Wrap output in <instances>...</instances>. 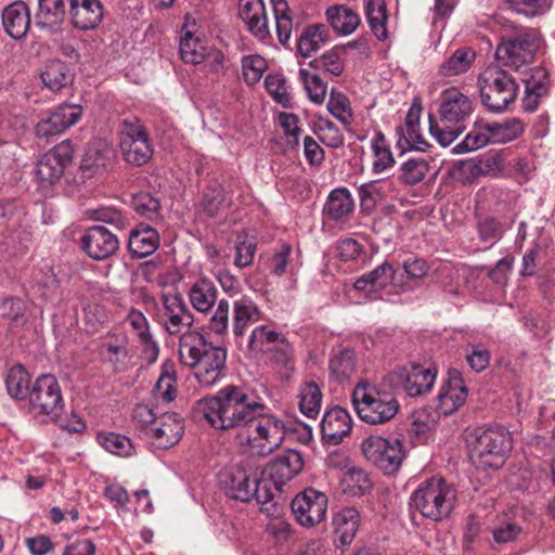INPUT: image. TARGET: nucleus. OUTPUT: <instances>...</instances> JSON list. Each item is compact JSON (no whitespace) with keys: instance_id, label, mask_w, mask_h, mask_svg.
Listing matches in <instances>:
<instances>
[{"instance_id":"obj_1","label":"nucleus","mask_w":555,"mask_h":555,"mask_svg":"<svg viewBox=\"0 0 555 555\" xmlns=\"http://www.w3.org/2000/svg\"><path fill=\"white\" fill-rule=\"evenodd\" d=\"M203 413L216 429L245 428L246 451L254 456L264 457L273 453L288 430L284 421L269 413L263 402L235 385H227L206 399Z\"/></svg>"},{"instance_id":"obj_2","label":"nucleus","mask_w":555,"mask_h":555,"mask_svg":"<svg viewBox=\"0 0 555 555\" xmlns=\"http://www.w3.org/2000/svg\"><path fill=\"white\" fill-rule=\"evenodd\" d=\"M179 358L183 365L193 371L202 387H211L225 375V348L214 345L197 332L180 337Z\"/></svg>"},{"instance_id":"obj_3","label":"nucleus","mask_w":555,"mask_h":555,"mask_svg":"<svg viewBox=\"0 0 555 555\" xmlns=\"http://www.w3.org/2000/svg\"><path fill=\"white\" fill-rule=\"evenodd\" d=\"M474 112L473 100L455 88L444 90L440 98L438 117L429 114V132L442 146H449L466 129Z\"/></svg>"},{"instance_id":"obj_4","label":"nucleus","mask_w":555,"mask_h":555,"mask_svg":"<svg viewBox=\"0 0 555 555\" xmlns=\"http://www.w3.org/2000/svg\"><path fill=\"white\" fill-rule=\"evenodd\" d=\"M219 483L225 494L241 502L255 499L262 512L270 513L274 506L273 493L259 473L245 464L231 465L219 473Z\"/></svg>"},{"instance_id":"obj_5","label":"nucleus","mask_w":555,"mask_h":555,"mask_svg":"<svg viewBox=\"0 0 555 555\" xmlns=\"http://www.w3.org/2000/svg\"><path fill=\"white\" fill-rule=\"evenodd\" d=\"M456 501V489L443 478L433 477L422 482L410 498V505L422 516L435 521L448 517Z\"/></svg>"},{"instance_id":"obj_6","label":"nucleus","mask_w":555,"mask_h":555,"mask_svg":"<svg viewBox=\"0 0 555 555\" xmlns=\"http://www.w3.org/2000/svg\"><path fill=\"white\" fill-rule=\"evenodd\" d=\"M352 404L360 420L370 425L385 424L399 411V402L391 393L379 390L367 380H361L354 387Z\"/></svg>"},{"instance_id":"obj_7","label":"nucleus","mask_w":555,"mask_h":555,"mask_svg":"<svg viewBox=\"0 0 555 555\" xmlns=\"http://www.w3.org/2000/svg\"><path fill=\"white\" fill-rule=\"evenodd\" d=\"M478 88L482 105L493 113L504 112L518 92L514 77L498 66H489L479 74Z\"/></svg>"},{"instance_id":"obj_8","label":"nucleus","mask_w":555,"mask_h":555,"mask_svg":"<svg viewBox=\"0 0 555 555\" xmlns=\"http://www.w3.org/2000/svg\"><path fill=\"white\" fill-rule=\"evenodd\" d=\"M511 436L502 429L489 428L475 436L469 449V459L477 468L498 469L511 450Z\"/></svg>"},{"instance_id":"obj_9","label":"nucleus","mask_w":555,"mask_h":555,"mask_svg":"<svg viewBox=\"0 0 555 555\" xmlns=\"http://www.w3.org/2000/svg\"><path fill=\"white\" fill-rule=\"evenodd\" d=\"M539 49V37L533 30H524L502 37L496 48V59L516 72L526 69Z\"/></svg>"},{"instance_id":"obj_10","label":"nucleus","mask_w":555,"mask_h":555,"mask_svg":"<svg viewBox=\"0 0 555 555\" xmlns=\"http://www.w3.org/2000/svg\"><path fill=\"white\" fill-rule=\"evenodd\" d=\"M28 404L34 416H48L52 420L60 417L64 399L54 375L41 374L36 378L29 390Z\"/></svg>"},{"instance_id":"obj_11","label":"nucleus","mask_w":555,"mask_h":555,"mask_svg":"<svg viewBox=\"0 0 555 555\" xmlns=\"http://www.w3.org/2000/svg\"><path fill=\"white\" fill-rule=\"evenodd\" d=\"M119 147L126 163L143 166L152 157L154 149L143 122L133 117L122 121Z\"/></svg>"},{"instance_id":"obj_12","label":"nucleus","mask_w":555,"mask_h":555,"mask_svg":"<svg viewBox=\"0 0 555 555\" xmlns=\"http://www.w3.org/2000/svg\"><path fill=\"white\" fill-rule=\"evenodd\" d=\"M361 449L369 462L388 475L396 473L405 457L403 444L399 439L370 436L362 441Z\"/></svg>"},{"instance_id":"obj_13","label":"nucleus","mask_w":555,"mask_h":555,"mask_svg":"<svg viewBox=\"0 0 555 555\" xmlns=\"http://www.w3.org/2000/svg\"><path fill=\"white\" fill-rule=\"evenodd\" d=\"M74 149L68 140L62 141L44 153L36 165V176L41 188H49L62 178L73 159Z\"/></svg>"},{"instance_id":"obj_14","label":"nucleus","mask_w":555,"mask_h":555,"mask_svg":"<svg viewBox=\"0 0 555 555\" xmlns=\"http://www.w3.org/2000/svg\"><path fill=\"white\" fill-rule=\"evenodd\" d=\"M291 508L301 527L312 528L326 517L327 496L321 491L308 488L293 499Z\"/></svg>"},{"instance_id":"obj_15","label":"nucleus","mask_w":555,"mask_h":555,"mask_svg":"<svg viewBox=\"0 0 555 555\" xmlns=\"http://www.w3.org/2000/svg\"><path fill=\"white\" fill-rule=\"evenodd\" d=\"M163 310L162 324L169 335L181 337L190 331L194 323L193 313L188 308L183 297L179 293H166L162 295Z\"/></svg>"},{"instance_id":"obj_16","label":"nucleus","mask_w":555,"mask_h":555,"mask_svg":"<svg viewBox=\"0 0 555 555\" xmlns=\"http://www.w3.org/2000/svg\"><path fill=\"white\" fill-rule=\"evenodd\" d=\"M82 106L79 104L63 103L43 116L36 125L37 137L50 139L62 134L80 119Z\"/></svg>"},{"instance_id":"obj_17","label":"nucleus","mask_w":555,"mask_h":555,"mask_svg":"<svg viewBox=\"0 0 555 555\" xmlns=\"http://www.w3.org/2000/svg\"><path fill=\"white\" fill-rule=\"evenodd\" d=\"M437 369L431 365L410 363L395 371L398 384L410 397L429 392L437 377Z\"/></svg>"},{"instance_id":"obj_18","label":"nucleus","mask_w":555,"mask_h":555,"mask_svg":"<svg viewBox=\"0 0 555 555\" xmlns=\"http://www.w3.org/2000/svg\"><path fill=\"white\" fill-rule=\"evenodd\" d=\"M80 248L94 260H104L119 248L117 236L103 225L89 227L80 236Z\"/></svg>"},{"instance_id":"obj_19","label":"nucleus","mask_w":555,"mask_h":555,"mask_svg":"<svg viewBox=\"0 0 555 555\" xmlns=\"http://www.w3.org/2000/svg\"><path fill=\"white\" fill-rule=\"evenodd\" d=\"M100 354L115 372H126L133 365L129 337L125 333H107L101 338Z\"/></svg>"},{"instance_id":"obj_20","label":"nucleus","mask_w":555,"mask_h":555,"mask_svg":"<svg viewBox=\"0 0 555 555\" xmlns=\"http://www.w3.org/2000/svg\"><path fill=\"white\" fill-rule=\"evenodd\" d=\"M184 433L183 421L176 414H165L144 438L156 450H167L177 444Z\"/></svg>"},{"instance_id":"obj_21","label":"nucleus","mask_w":555,"mask_h":555,"mask_svg":"<svg viewBox=\"0 0 555 555\" xmlns=\"http://www.w3.org/2000/svg\"><path fill=\"white\" fill-rule=\"evenodd\" d=\"M467 388L457 370H449L448 378L437 396L436 409L441 415L455 412L467 399Z\"/></svg>"},{"instance_id":"obj_22","label":"nucleus","mask_w":555,"mask_h":555,"mask_svg":"<svg viewBox=\"0 0 555 555\" xmlns=\"http://www.w3.org/2000/svg\"><path fill=\"white\" fill-rule=\"evenodd\" d=\"M70 25L78 30L95 29L104 18L101 0H67Z\"/></svg>"},{"instance_id":"obj_23","label":"nucleus","mask_w":555,"mask_h":555,"mask_svg":"<svg viewBox=\"0 0 555 555\" xmlns=\"http://www.w3.org/2000/svg\"><path fill=\"white\" fill-rule=\"evenodd\" d=\"M238 16L255 38L270 43L272 36L262 0H238Z\"/></svg>"},{"instance_id":"obj_24","label":"nucleus","mask_w":555,"mask_h":555,"mask_svg":"<svg viewBox=\"0 0 555 555\" xmlns=\"http://www.w3.org/2000/svg\"><path fill=\"white\" fill-rule=\"evenodd\" d=\"M126 322L137 337L143 360L149 364L156 362L159 354V346L151 331V325L145 314L137 309H131L126 317Z\"/></svg>"},{"instance_id":"obj_25","label":"nucleus","mask_w":555,"mask_h":555,"mask_svg":"<svg viewBox=\"0 0 555 555\" xmlns=\"http://www.w3.org/2000/svg\"><path fill=\"white\" fill-rule=\"evenodd\" d=\"M36 25L50 34H60L65 29L68 9L65 0H37Z\"/></svg>"},{"instance_id":"obj_26","label":"nucleus","mask_w":555,"mask_h":555,"mask_svg":"<svg viewBox=\"0 0 555 555\" xmlns=\"http://www.w3.org/2000/svg\"><path fill=\"white\" fill-rule=\"evenodd\" d=\"M304 467L301 454L293 449L284 451L273 459L267 466L270 480L278 489L298 475Z\"/></svg>"},{"instance_id":"obj_27","label":"nucleus","mask_w":555,"mask_h":555,"mask_svg":"<svg viewBox=\"0 0 555 555\" xmlns=\"http://www.w3.org/2000/svg\"><path fill=\"white\" fill-rule=\"evenodd\" d=\"M261 318L262 312L251 298L242 296L233 302V335L238 348H243L247 328Z\"/></svg>"},{"instance_id":"obj_28","label":"nucleus","mask_w":555,"mask_h":555,"mask_svg":"<svg viewBox=\"0 0 555 555\" xmlns=\"http://www.w3.org/2000/svg\"><path fill=\"white\" fill-rule=\"evenodd\" d=\"M351 416L346 409L340 406L326 411L321 421L323 439L331 444H339L351 431Z\"/></svg>"},{"instance_id":"obj_29","label":"nucleus","mask_w":555,"mask_h":555,"mask_svg":"<svg viewBox=\"0 0 555 555\" xmlns=\"http://www.w3.org/2000/svg\"><path fill=\"white\" fill-rule=\"evenodd\" d=\"M1 22L7 35L14 40H20L29 30L30 10L24 1H14L2 10Z\"/></svg>"},{"instance_id":"obj_30","label":"nucleus","mask_w":555,"mask_h":555,"mask_svg":"<svg viewBox=\"0 0 555 555\" xmlns=\"http://www.w3.org/2000/svg\"><path fill=\"white\" fill-rule=\"evenodd\" d=\"M333 533L336 546H349L359 530L360 514L353 507H345L333 516Z\"/></svg>"},{"instance_id":"obj_31","label":"nucleus","mask_w":555,"mask_h":555,"mask_svg":"<svg viewBox=\"0 0 555 555\" xmlns=\"http://www.w3.org/2000/svg\"><path fill=\"white\" fill-rule=\"evenodd\" d=\"M524 81V108L527 112H534L540 103L541 98L548 93V74L543 67H533L530 69V76Z\"/></svg>"},{"instance_id":"obj_32","label":"nucleus","mask_w":555,"mask_h":555,"mask_svg":"<svg viewBox=\"0 0 555 555\" xmlns=\"http://www.w3.org/2000/svg\"><path fill=\"white\" fill-rule=\"evenodd\" d=\"M354 201L347 188H337L330 192L323 214L335 222H345L353 212Z\"/></svg>"},{"instance_id":"obj_33","label":"nucleus","mask_w":555,"mask_h":555,"mask_svg":"<svg viewBox=\"0 0 555 555\" xmlns=\"http://www.w3.org/2000/svg\"><path fill=\"white\" fill-rule=\"evenodd\" d=\"M159 246L158 232L149 225H140L130 232L128 248L132 257L141 259L152 255Z\"/></svg>"},{"instance_id":"obj_34","label":"nucleus","mask_w":555,"mask_h":555,"mask_svg":"<svg viewBox=\"0 0 555 555\" xmlns=\"http://www.w3.org/2000/svg\"><path fill=\"white\" fill-rule=\"evenodd\" d=\"M396 269L389 262H383L371 272L361 275L353 284L354 289L376 294L395 280Z\"/></svg>"},{"instance_id":"obj_35","label":"nucleus","mask_w":555,"mask_h":555,"mask_svg":"<svg viewBox=\"0 0 555 555\" xmlns=\"http://www.w3.org/2000/svg\"><path fill=\"white\" fill-rule=\"evenodd\" d=\"M282 336V333L270 330L267 325H259L244 340L241 349L249 356L267 353L279 343Z\"/></svg>"},{"instance_id":"obj_36","label":"nucleus","mask_w":555,"mask_h":555,"mask_svg":"<svg viewBox=\"0 0 555 555\" xmlns=\"http://www.w3.org/2000/svg\"><path fill=\"white\" fill-rule=\"evenodd\" d=\"M218 289L208 279L197 280L189 289L191 306L201 313H207L217 301Z\"/></svg>"},{"instance_id":"obj_37","label":"nucleus","mask_w":555,"mask_h":555,"mask_svg":"<svg viewBox=\"0 0 555 555\" xmlns=\"http://www.w3.org/2000/svg\"><path fill=\"white\" fill-rule=\"evenodd\" d=\"M326 18L331 27L343 36L352 34L360 24L357 12L343 4L328 8Z\"/></svg>"},{"instance_id":"obj_38","label":"nucleus","mask_w":555,"mask_h":555,"mask_svg":"<svg viewBox=\"0 0 555 555\" xmlns=\"http://www.w3.org/2000/svg\"><path fill=\"white\" fill-rule=\"evenodd\" d=\"M209 48L201 36L194 34L186 27H183V34L180 38L179 51L181 59L185 63L193 65L201 64L204 62Z\"/></svg>"},{"instance_id":"obj_39","label":"nucleus","mask_w":555,"mask_h":555,"mask_svg":"<svg viewBox=\"0 0 555 555\" xmlns=\"http://www.w3.org/2000/svg\"><path fill=\"white\" fill-rule=\"evenodd\" d=\"M483 129L490 133L492 144H505L518 139L524 132V125L517 118L487 122Z\"/></svg>"},{"instance_id":"obj_40","label":"nucleus","mask_w":555,"mask_h":555,"mask_svg":"<svg viewBox=\"0 0 555 555\" xmlns=\"http://www.w3.org/2000/svg\"><path fill=\"white\" fill-rule=\"evenodd\" d=\"M357 357L350 348H344L334 352L328 361L330 374L337 382L350 379L356 372Z\"/></svg>"},{"instance_id":"obj_41","label":"nucleus","mask_w":555,"mask_h":555,"mask_svg":"<svg viewBox=\"0 0 555 555\" xmlns=\"http://www.w3.org/2000/svg\"><path fill=\"white\" fill-rule=\"evenodd\" d=\"M40 77L43 85L53 92L62 90L73 81L68 66L59 60L48 62Z\"/></svg>"},{"instance_id":"obj_42","label":"nucleus","mask_w":555,"mask_h":555,"mask_svg":"<svg viewBox=\"0 0 555 555\" xmlns=\"http://www.w3.org/2000/svg\"><path fill=\"white\" fill-rule=\"evenodd\" d=\"M476 53L470 48L456 49L452 55L440 65L439 73L443 77H453L466 73L473 65Z\"/></svg>"},{"instance_id":"obj_43","label":"nucleus","mask_w":555,"mask_h":555,"mask_svg":"<svg viewBox=\"0 0 555 555\" xmlns=\"http://www.w3.org/2000/svg\"><path fill=\"white\" fill-rule=\"evenodd\" d=\"M5 387L11 398L24 400L29 397L30 376L23 365H14L7 374Z\"/></svg>"},{"instance_id":"obj_44","label":"nucleus","mask_w":555,"mask_h":555,"mask_svg":"<svg viewBox=\"0 0 555 555\" xmlns=\"http://www.w3.org/2000/svg\"><path fill=\"white\" fill-rule=\"evenodd\" d=\"M327 40V31L323 25L314 24L306 27L298 41V52L309 57L312 53L321 49Z\"/></svg>"},{"instance_id":"obj_45","label":"nucleus","mask_w":555,"mask_h":555,"mask_svg":"<svg viewBox=\"0 0 555 555\" xmlns=\"http://www.w3.org/2000/svg\"><path fill=\"white\" fill-rule=\"evenodd\" d=\"M339 479L341 490L352 496L363 494L372 486L367 474L356 466H346Z\"/></svg>"},{"instance_id":"obj_46","label":"nucleus","mask_w":555,"mask_h":555,"mask_svg":"<svg viewBox=\"0 0 555 555\" xmlns=\"http://www.w3.org/2000/svg\"><path fill=\"white\" fill-rule=\"evenodd\" d=\"M429 171V162L424 157H413L403 162L398 168L397 180L406 185L423 181Z\"/></svg>"},{"instance_id":"obj_47","label":"nucleus","mask_w":555,"mask_h":555,"mask_svg":"<svg viewBox=\"0 0 555 555\" xmlns=\"http://www.w3.org/2000/svg\"><path fill=\"white\" fill-rule=\"evenodd\" d=\"M322 392L318 384L307 382L299 388V409L309 418H317L321 411Z\"/></svg>"},{"instance_id":"obj_48","label":"nucleus","mask_w":555,"mask_h":555,"mask_svg":"<svg viewBox=\"0 0 555 555\" xmlns=\"http://www.w3.org/2000/svg\"><path fill=\"white\" fill-rule=\"evenodd\" d=\"M365 15L372 33L378 40L387 39V8L385 0H367Z\"/></svg>"},{"instance_id":"obj_49","label":"nucleus","mask_w":555,"mask_h":555,"mask_svg":"<svg viewBox=\"0 0 555 555\" xmlns=\"http://www.w3.org/2000/svg\"><path fill=\"white\" fill-rule=\"evenodd\" d=\"M371 149L374 156L372 163V171L374 173H382L395 166L396 162L390 145L382 132H377L372 139Z\"/></svg>"},{"instance_id":"obj_50","label":"nucleus","mask_w":555,"mask_h":555,"mask_svg":"<svg viewBox=\"0 0 555 555\" xmlns=\"http://www.w3.org/2000/svg\"><path fill=\"white\" fill-rule=\"evenodd\" d=\"M275 17L276 36L281 44L285 46L291 39L294 22L286 0H270Z\"/></svg>"},{"instance_id":"obj_51","label":"nucleus","mask_w":555,"mask_h":555,"mask_svg":"<svg viewBox=\"0 0 555 555\" xmlns=\"http://www.w3.org/2000/svg\"><path fill=\"white\" fill-rule=\"evenodd\" d=\"M298 76L310 101L322 104L326 98L327 83L318 74L310 73L307 68H300Z\"/></svg>"},{"instance_id":"obj_52","label":"nucleus","mask_w":555,"mask_h":555,"mask_svg":"<svg viewBox=\"0 0 555 555\" xmlns=\"http://www.w3.org/2000/svg\"><path fill=\"white\" fill-rule=\"evenodd\" d=\"M156 396L170 402L176 397V369L170 361L163 363L160 375L155 384Z\"/></svg>"},{"instance_id":"obj_53","label":"nucleus","mask_w":555,"mask_h":555,"mask_svg":"<svg viewBox=\"0 0 555 555\" xmlns=\"http://www.w3.org/2000/svg\"><path fill=\"white\" fill-rule=\"evenodd\" d=\"M271 361L279 367L284 376L294 370V349L289 341L282 336L279 343L267 352Z\"/></svg>"},{"instance_id":"obj_54","label":"nucleus","mask_w":555,"mask_h":555,"mask_svg":"<svg viewBox=\"0 0 555 555\" xmlns=\"http://www.w3.org/2000/svg\"><path fill=\"white\" fill-rule=\"evenodd\" d=\"M231 203V198L224 194L223 188L218 183L209 185L204 192L203 208L211 217L216 216L221 208L230 206Z\"/></svg>"},{"instance_id":"obj_55","label":"nucleus","mask_w":555,"mask_h":555,"mask_svg":"<svg viewBox=\"0 0 555 555\" xmlns=\"http://www.w3.org/2000/svg\"><path fill=\"white\" fill-rule=\"evenodd\" d=\"M327 109L343 125L348 127L352 124V108L349 99L344 93L332 91L327 102Z\"/></svg>"},{"instance_id":"obj_56","label":"nucleus","mask_w":555,"mask_h":555,"mask_svg":"<svg viewBox=\"0 0 555 555\" xmlns=\"http://www.w3.org/2000/svg\"><path fill=\"white\" fill-rule=\"evenodd\" d=\"M99 442L108 452L119 456H131L134 452V447L131 440L116 433H108L99 436Z\"/></svg>"},{"instance_id":"obj_57","label":"nucleus","mask_w":555,"mask_h":555,"mask_svg":"<svg viewBox=\"0 0 555 555\" xmlns=\"http://www.w3.org/2000/svg\"><path fill=\"white\" fill-rule=\"evenodd\" d=\"M509 8L527 17L544 15L551 10L552 0H506Z\"/></svg>"},{"instance_id":"obj_58","label":"nucleus","mask_w":555,"mask_h":555,"mask_svg":"<svg viewBox=\"0 0 555 555\" xmlns=\"http://www.w3.org/2000/svg\"><path fill=\"white\" fill-rule=\"evenodd\" d=\"M474 167L483 176L500 177L505 168V153L503 151L489 152Z\"/></svg>"},{"instance_id":"obj_59","label":"nucleus","mask_w":555,"mask_h":555,"mask_svg":"<svg viewBox=\"0 0 555 555\" xmlns=\"http://www.w3.org/2000/svg\"><path fill=\"white\" fill-rule=\"evenodd\" d=\"M266 69L267 61L258 54L247 55L242 59L243 77L250 86L261 79Z\"/></svg>"},{"instance_id":"obj_60","label":"nucleus","mask_w":555,"mask_h":555,"mask_svg":"<svg viewBox=\"0 0 555 555\" xmlns=\"http://www.w3.org/2000/svg\"><path fill=\"white\" fill-rule=\"evenodd\" d=\"M491 143L490 133L483 128L474 129L469 131L464 140L454 146V152L457 154H465L476 150H479Z\"/></svg>"},{"instance_id":"obj_61","label":"nucleus","mask_w":555,"mask_h":555,"mask_svg":"<svg viewBox=\"0 0 555 555\" xmlns=\"http://www.w3.org/2000/svg\"><path fill=\"white\" fill-rule=\"evenodd\" d=\"M317 134L321 142L331 149H338L344 145L345 138L339 128L328 119H320Z\"/></svg>"},{"instance_id":"obj_62","label":"nucleus","mask_w":555,"mask_h":555,"mask_svg":"<svg viewBox=\"0 0 555 555\" xmlns=\"http://www.w3.org/2000/svg\"><path fill=\"white\" fill-rule=\"evenodd\" d=\"M398 137V146L403 151L414 150L425 152L429 147V143L424 139L421 133V127L410 128L403 130L402 133H396Z\"/></svg>"},{"instance_id":"obj_63","label":"nucleus","mask_w":555,"mask_h":555,"mask_svg":"<svg viewBox=\"0 0 555 555\" xmlns=\"http://www.w3.org/2000/svg\"><path fill=\"white\" fill-rule=\"evenodd\" d=\"M384 196V189L379 181H371L359 186L360 206L363 210H372Z\"/></svg>"},{"instance_id":"obj_64","label":"nucleus","mask_w":555,"mask_h":555,"mask_svg":"<svg viewBox=\"0 0 555 555\" xmlns=\"http://www.w3.org/2000/svg\"><path fill=\"white\" fill-rule=\"evenodd\" d=\"M268 93L276 103L284 107L291 104V98L287 92L286 80L282 75H268L264 80Z\"/></svg>"}]
</instances>
